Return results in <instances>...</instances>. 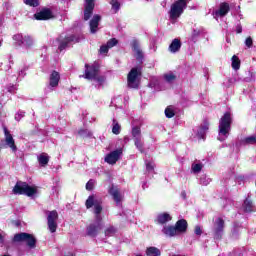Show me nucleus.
Instances as JSON below:
<instances>
[{"mask_svg": "<svg viewBox=\"0 0 256 256\" xmlns=\"http://www.w3.org/2000/svg\"><path fill=\"white\" fill-rule=\"evenodd\" d=\"M7 91L8 93H15V91H17V87L11 85L7 87Z\"/></svg>", "mask_w": 256, "mask_h": 256, "instance_id": "nucleus-48", "label": "nucleus"}, {"mask_svg": "<svg viewBox=\"0 0 256 256\" xmlns=\"http://www.w3.org/2000/svg\"><path fill=\"white\" fill-rule=\"evenodd\" d=\"M243 209L246 213H253V211H255L253 202H251V200H249V199H246L243 204Z\"/></svg>", "mask_w": 256, "mask_h": 256, "instance_id": "nucleus-28", "label": "nucleus"}, {"mask_svg": "<svg viewBox=\"0 0 256 256\" xmlns=\"http://www.w3.org/2000/svg\"><path fill=\"white\" fill-rule=\"evenodd\" d=\"M13 192L19 195H27V197H33L37 193V187L29 186L25 182H17Z\"/></svg>", "mask_w": 256, "mask_h": 256, "instance_id": "nucleus-7", "label": "nucleus"}, {"mask_svg": "<svg viewBox=\"0 0 256 256\" xmlns=\"http://www.w3.org/2000/svg\"><path fill=\"white\" fill-rule=\"evenodd\" d=\"M132 49L136 59H138V61H141V59H143V51H141V46L139 45V41L133 40Z\"/></svg>", "mask_w": 256, "mask_h": 256, "instance_id": "nucleus-22", "label": "nucleus"}, {"mask_svg": "<svg viewBox=\"0 0 256 256\" xmlns=\"http://www.w3.org/2000/svg\"><path fill=\"white\" fill-rule=\"evenodd\" d=\"M35 19L37 21H47L49 19H53V12L51 10L45 8L41 10L40 12L34 14Z\"/></svg>", "mask_w": 256, "mask_h": 256, "instance_id": "nucleus-16", "label": "nucleus"}, {"mask_svg": "<svg viewBox=\"0 0 256 256\" xmlns=\"http://www.w3.org/2000/svg\"><path fill=\"white\" fill-rule=\"evenodd\" d=\"M75 42L77 43V39H75V36H65L61 35L57 40L56 43L58 45L59 51H63L69 45V43Z\"/></svg>", "mask_w": 256, "mask_h": 256, "instance_id": "nucleus-12", "label": "nucleus"}, {"mask_svg": "<svg viewBox=\"0 0 256 256\" xmlns=\"http://www.w3.org/2000/svg\"><path fill=\"white\" fill-rule=\"evenodd\" d=\"M181 49V40L180 39H174L170 46H169V51L170 53H177Z\"/></svg>", "mask_w": 256, "mask_h": 256, "instance_id": "nucleus-26", "label": "nucleus"}, {"mask_svg": "<svg viewBox=\"0 0 256 256\" xmlns=\"http://www.w3.org/2000/svg\"><path fill=\"white\" fill-rule=\"evenodd\" d=\"M122 153H123V149H121V148L112 151L111 153L106 155V157H105L106 163H108L109 165H115V163H117V161H119V157H121Z\"/></svg>", "mask_w": 256, "mask_h": 256, "instance_id": "nucleus-13", "label": "nucleus"}, {"mask_svg": "<svg viewBox=\"0 0 256 256\" xmlns=\"http://www.w3.org/2000/svg\"><path fill=\"white\" fill-rule=\"evenodd\" d=\"M127 83L130 89H138L141 83V67H135L130 70L127 76Z\"/></svg>", "mask_w": 256, "mask_h": 256, "instance_id": "nucleus-5", "label": "nucleus"}, {"mask_svg": "<svg viewBox=\"0 0 256 256\" xmlns=\"http://www.w3.org/2000/svg\"><path fill=\"white\" fill-rule=\"evenodd\" d=\"M37 159L42 167H45V165L49 163V155L47 153H42L38 155Z\"/></svg>", "mask_w": 256, "mask_h": 256, "instance_id": "nucleus-29", "label": "nucleus"}, {"mask_svg": "<svg viewBox=\"0 0 256 256\" xmlns=\"http://www.w3.org/2000/svg\"><path fill=\"white\" fill-rule=\"evenodd\" d=\"M95 183H97L95 180H93V179L89 180L86 184L87 191H93V189L95 187Z\"/></svg>", "mask_w": 256, "mask_h": 256, "instance_id": "nucleus-43", "label": "nucleus"}, {"mask_svg": "<svg viewBox=\"0 0 256 256\" xmlns=\"http://www.w3.org/2000/svg\"><path fill=\"white\" fill-rule=\"evenodd\" d=\"M203 33V28L193 29L191 34L192 41H197V37H199Z\"/></svg>", "mask_w": 256, "mask_h": 256, "instance_id": "nucleus-35", "label": "nucleus"}, {"mask_svg": "<svg viewBox=\"0 0 256 256\" xmlns=\"http://www.w3.org/2000/svg\"><path fill=\"white\" fill-rule=\"evenodd\" d=\"M109 193L113 197V200L115 201L116 205H121V201H123V194H121L119 188L112 186L109 189Z\"/></svg>", "mask_w": 256, "mask_h": 256, "instance_id": "nucleus-18", "label": "nucleus"}, {"mask_svg": "<svg viewBox=\"0 0 256 256\" xmlns=\"http://www.w3.org/2000/svg\"><path fill=\"white\" fill-rule=\"evenodd\" d=\"M115 233H117V229H115L113 226H110L105 230L106 237H113Z\"/></svg>", "mask_w": 256, "mask_h": 256, "instance_id": "nucleus-38", "label": "nucleus"}, {"mask_svg": "<svg viewBox=\"0 0 256 256\" xmlns=\"http://www.w3.org/2000/svg\"><path fill=\"white\" fill-rule=\"evenodd\" d=\"M84 20L89 21L91 15H93V9H95V0H85Z\"/></svg>", "mask_w": 256, "mask_h": 256, "instance_id": "nucleus-14", "label": "nucleus"}, {"mask_svg": "<svg viewBox=\"0 0 256 256\" xmlns=\"http://www.w3.org/2000/svg\"><path fill=\"white\" fill-rule=\"evenodd\" d=\"M0 47H1V41H0Z\"/></svg>", "mask_w": 256, "mask_h": 256, "instance_id": "nucleus-54", "label": "nucleus"}, {"mask_svg": "<svg viewBox=\"0 0 256 256\" xmlns=\"http://www.w3.org/2000/svg\"><path fill=\"white\" fill-rule=\"evenodd\" d=\"M23 117H25V112L24 111H18L16 114H15V120L16 121H20L23 119Z\"/></svg>", "mask_w": 256, "mask_h": 256, "instance_id": "nucleus-45", "label": "nucleus"}, {"mask_svg": "<svg viewBox=\"0 0 256 256\" xmlns=\"http://www.w3.org/2000/svg\"><path fill=\"white\" fill-rule=\"evenodd\" d=\"M164 79L167 83H173L177 79V76L173 72H168L164 74Z\"/></svg>", "mask_w": 256, "mask_h": 256, "instance_id": "nucleus-36", "label": "nucleus"}, {"mask_svg": "<svg viewBox=\"0 0 256 256\" xmlns=\"http://www.w3.org/2000/svg\"><path fill=\"white\" fill-rule=\"evenodd\" d=\"M146 171L148 173H155V162H146Z\"/></svg>", "mask_w": 256, "mask_h": 256, "instance_id": "nucleus-40", "label": "nucleus"}, {"mask_svg": "<svg viewBox=\"0 0 256 256\" xmlns=\"http://www.w3.org/2000/svg\"><path fill=\"white\" fill-rule=\"evenodd\" d=\"M255 143L256 135L247 136L241 140L242 145H255Z\"/></svg>", "mask_w": 256, "mask_h": 256, "instance_id": "nucleus-30", "label": "nucleus"}, {"mask_svg": "<svg viewBox=\"0 0 256 256\" xmlns=\"http://www.w3.org/2000/svg\"><path fill=\"white\" fill-rule=\"evenodd\" d=\"M23 4L28 7H39V0H23Z\"/></svg>", "mask_w": 256, "mask_h": 256, "instance_id": "nucleus-37", "label": "nucleus"}, {"mask_svg": "<svg viewBox=\"0 0 256 256\" xmlns=\"http://www.w3.org/2000/svg\"><path fill=\"white\" fill-rule=\"evenodd\" d=\"M191 169L192 173H201V170L203 169V164L201 162H194Z\"/></svg>", "mask_w": 256, "mask_h": 256, "instance_id": "nucleus-34", "label": "nucleus"}, {"mask_svg": "<svg viewBox=\"0 0 256 256\" xmlns=\"http://www.w3.org/2000/svg\"><path fill=\"white\" fill-rule=\"evenodd\" d=\"M245 45L246 47H251L253 45V39L251 37L246 38Z\"/></svg>", "mask_w": 256, "mask_h": 256, "instance_id": "nucleus-47", "label": "nucleus"}, {"mask_svg": "<svg viewBox=\"0 0 256 256\" xmlns=\"http://www.w3.org/2000/svg\"><path fill=\"white\" fill-rule=\"evenodd\" d=\"M108 51H109V48H108L107 45H102V46L100 47V53H101L102 55H105V53H107Z\"/></svg>", "mask_w": 256, "mask_h": 256, "instance_id": "nucleus-46", "label": "nucleus"}, {"mask_svg": "<svg viewBox=\"0 0 256 256\" xmlns=\"http://www.w3.org/2000/svg\"><path fill=\"white\" fill-rule=\"evenodd\" d=\"M231 123H233V115L231 112L224 113L219 121L218 141H225V139L229 137V133L231 132Z\"/></svg>", "mask_w": 256, "mask_h": 256, "instance_id": "nucleus-2", "label": "nucleus"}, {"mask_svg": "<svg viewBox=\"0 0 256 256\" xmlns=\"http://www.w3.org/2000/svg\"><path fill=\"white\" fill-rule=\"evenodd\" d=\"M241 67V60H239V57H237L236 55H234L232 57V68L235 70V71H238V69H240Z\"/></svg>", "mask_w": 256, "mask_h": 256, "instance_id": "nucleus-31", "label": "nucleus"}, {"mask_svg": "<svg viewBox=\"0 0 256 256\" xmlns=\"http://www.w3.org/2000/svg\"><path fill=\"white\" fill-rule=\"evenodd\" d=\"M145 253L147 256H161V250L155 246L146 248Z\"/></svg>", "mask_w": 256, "mask_h": 256, "instance_id": "nucleus-27", "label": "nucleus"}, {"mask_svg": "<svg viewBox=\"0 0 256 256\" xmlns=\"http://www.w3.org/2000/svg\"><path fill=\"white\" fill-rule=\"evenodd\" d=\"M5 143L7 147H9L13 153L17 151V146L15 145V140L13 139V136L5 130Z\"/></svg>", "mask_w": 256, "mask_h": 256, "instance_id": "nucleus-19", "label": "nucleus"}, {"mask_svg": "<svg viewBox=\"0 0 256 256\" xmlns=\"http://www.w3.org/2000/svg\"><path fill=\"white\" fill-rule=\"evenodd\" d=\"M112 133L114 135H119V133H121V125H119V122L116 120H113L112 123Z\"/></svg>", "mask_w": 256, "mask_h": 256, "instance_id": "nucleus-32", "label": "nucleus"}, {"mask_svg": "<svg viewBox=\"0 0 256 256\" xmlns=\"http://www.w3.org/2000/svg\"><path fill=\"white\" fill-rule=\"evenodd\" d=\"M225 233V221L222 218H216L213 226L214 239H221Z\"/></svg>", "mask_w": 256, "mask_h": 256, "instance_id": "nucleus-9", "label": "nucleus"}, {"mask_svg": "<svg viewBox=\"0 0 256 256\" xmlns=\"http://www.w3.org/2000/svg\"><path fill=\"white\" fill-rule=\"evenodd\" d=\"M13 241L14 243H26L29 249H35L37 245V239H35V236L28 233L15 234Z\"/></svg>", "mask_w": 256, "mask_h": 256, "instance_id": "nucleus-8", "label": "nucleus"}, {"mask_svg": "<svg viewBox=\"0 0 256 256\" xmlns=\"http://www.w3.org/2000/svg\"><path fill=\"white\" fill-rule=\"evenodd\" d=\"M172 219H173V217L171 216V214H169L167 212H162V213L157 214L154 221L157 225H165V224L169 223V221H171Z\"/></svg>", "mask_w": 256, "mask_h": 256, "instance_id": "nucleus-17", "label": "nucleus"}, {"mask_svg": "<svg viewBox=\"0 0 256 256\" xmlns=\"http://www.w3.org/2000/svg\"><path fill=\"white\" fill-rule=\"evenodd\" d=\"M85 74L83 75L84 79H89L94 82L95 87H101L105 83V77L99 75V68L95 65H85Z\"/></svg>", "mask_w": 256, "mask_h": 256, "instance_id": "nucleus-3", "label": "nucleus"}, {"mask_svg": "<svg viewBox=\"0 0 256 256\" xmlns=\"http://www.w3.org/2000/svg\"><path fill=\"white\" fill-rule=\"evenodd\" d=\"M142 188L145 189V183L142 184Z\"/></svg>", "mask_w": 256, "mask_h": 256, "instance_id": "nucleus-53", "label": "nucleus"}, {"mask_svg": "<svg viewBox=\"0 0 256 256\" xmlns=\"http://www.w3.org/2000/svg\"><path fill=\"white\" fill-rule=\"evenodd\" d=\"M175 227L178 235L185 233V231H187V220L185 219L178 220L175 224Z\"/></svg>", "mask_w": 256, "mask_h": 256, "instance_id": "nucleus-24", "label": "nucleus"}, {"mask_svg": "<svg viewBox=\"0 0 256 256\" xmlns=\"http://www.w3.org/2000/svg\"><path fill=\"white\" fill-rule=\"evenodd\" d=\"M209 129V124H204L202 127L195 130L197 139H205V134Z\"/></svg>", "mask_w": 256, "mask_h": 256, "instance_id": "nucleus-25", "label": "nucleus"}, {"mask_svg": "<svg viewBox=\"0 0 256 256\" xmlns=\"http://www.w3.org/2000/svg\"><path fill=\"white\" fill-rule=\"evenodd\" d=\"M0 25H1V20H0Z\"/></svg>", "mask_w": 256, "mask_h": 256, "instance_id": "nucleus-55", "label": "nucleus"}, {"mask_svg": "<svg viewBox=\"0 0 256 256\" xmlns=\"http://www.w3.org/2000/svg\"><path fill=\"white\" fill-rule=\"evenodd\" d=\"M78 135H80V137H91L93 134L87 129H80Z\"/></svg>", "mask_w": 256, "mask_h": 256, "instance_id": "nucleus-42", "label": "nucleus"}, {"mask_svg": "<svg viewBox=\"0 0 256 256\" xmlns=\"http://www.w3.org/2000/svg\"><path fill=\"white\" fill-rule=\"evenodd\" d=\"M195 234L196 235H201V227H199V226L195 227Z\"/></svg>", "mask_w": 256, "mask_h": 256, "instance_id": "nucleus-49", "label": "nucleus"}, {"mask_svg": "<svg viewBox=\"0 0 256 256\" xmlns=\"http://www.w3.org/2000/svg\"><path fill=\"white\" fill-rule=\"evenodd\" d=\"M250 75H251L250 81H253V79H255V73L250 72Z\"/></svg>", "mask_w": 256, "mask_h": 256, "instance_id": "nucleus-51", "label": "nucleus"}, {"mask_svg": "<svg viewBox=\"0 0 256 256\" xmlns=\"http://www.w3.org/2000/svg\"><path fill=\"white\" fill-rule=\"evenodd\" d=\"M229 11V4L226 2L221 3L219 9L213 12V17L214 19H219V17H225V15L229 13Z\"/></svg>", "mask_w": 256, "mask_h": 256, "instance_id": "nucleus-15", "label": "nucleus"}, {"mask_svg": "<svg viewBox=\"0 0 256 256\" xmlns=\"http://www.w3.org/2000/svg\"><path fill=\"white\" fill-rule=\"evenodd\" d=\"M162 233L166 237H176V235H179L177 232V228L175 226H171V225H165L162 228Z\"/></svg>", "mask_w": 256, "mask_h": 256, "instance_id": "nucleus-21", "label": "nucleus"}, {"mask_svg": "<svg viewBox=\"0 0 256 256\" xmlns=\"http://www.w3.org/2000/svg\"><path fill=\"white\" fill-rule=\"evenodd\" d=\"M57 219H59V214L56 210L47 212L48 229L51 233L57 231Z\"/></svg>", "mask_w": 256, "mask_h": 256, "instance_id": "nucleus-10", "label": "nucleus"}, {"mask_svg": "<svg viewBox=\"0 0 256 256\" xmlns=\"http://www.w3.org/2000/svg\"><path fill=\"white\" fill-rule=\"evenodd\" d=\"M132 136L134 139V145L138 150L143 153V136H141V127L135 126L132 128Z\"/></svg>", "mask_w": 256, "mask_h": 256, "instance_id": "nucleus-11", "label": "nucleus"}, {"mask_svg": "<svg viewBox=\"0 0 256 256\" xmlns=\"http://www.w3.org/2000/svg\"><path fill=\"white\" fill-rule=\"evenodd\" d=\"M209 183H211V178L207 177V175H202L200 178V184L207 186Z\"/></svg>", "mask_w": 256, "mask_h": 256, "instance_id": "nucleus-41", "label": "nucleus"}, {"mask_svg": "<svg viewBox=\"0 0 256 256\" xmlns=\"http://www.w3.org/2000/svg\"><path fill=\"white\" fill-rule=\"evenodd\" d=\"M86 209H93V213L95 215V223L90 224L87 227V235H89V237H97V234L103 227L101 224V221L103 220L101 217V211H103V200L95 194L90 195L86 200Z\"/></svg>", "mask_w": 256, "mask_h": 256, "instance_id": "nucleus-1", "label": "nucleus"}, {"mask_svg": "<svg viewBox=\"0 0 256 256\" xmlns=\"http://www.w3.org/2000/svg\"><path fill=\"white\" fill-rule=\"evenodd\" d=\"M175 108L173 106H168L166 109H165V115L168 119H171L173 117H175Z\"/></svg>", "mask_w": 256, "mask_h": 256, "instance_id": "nucleus-33", "label": "nucleus"}, {"mask_svg": "<svg viewBox=\"0 0 256 256\" xmlns=\"http://www.w3.org/2000/svg\"><path fill=\"white\" fill-rule=\"evenodd\" d=\"M61 80V75L57 71H53L50 74L49 78V87L55 88L59 85V81Z\"/></svg>", "mask_w": 256, "mask_h": 256, "instance_id": "nucleus-20", "label": "nucleus"}, {"mask_svg": "<svg viewBox=\"0 0 256 256\" xmlns=\"http://www.w3.org/2000/svg\"><path fill=\"white\" fill-rule=\"evenodd\" d=\"M187 3L189 0H176L170 7L169 10V19L170 21H177L179 17L183 15L187 9Z\"/></svg>", "mask_w": 256, "mask_h": 256, "instance_id": "nucleus-4", "label": "nucleus"}, {"mask_svg": "<svg viewBox=\"0 0 256 256\" xmlns=\"http://www.w3.org/2000/svg\"><path fill=\"white\" fill-rule=\"evenodd\" d=\"M111 5H112V10L114 13H117V11H119V9H121V3H119V1H117V0H112Z\"/></svg>", "mask_w": 256, "mask_h": 256, "instance_id": "nucleus-39", "label": "nucleus"}, {"mask_svg": "<svg viewBox=\"0 0 256 256\" xmlns=\"http://www.w3.org/2000/svg\"><path fill=\"white\" fill-rule=\"evenodd\" d=\"M0 243H3V236L0 234Z\"/></svg>", "mask_w": 256, "mask_h": 256, "instance_id": "nucleus-52", "label": "nucleus"}, {"mask_svg": "<svg viewBox=\"0 0 256 256\" xmlns=\"http://www.w3.org/2000/svg\"><path fill=\"white\" fill-rule=\"evenodd\" d=\"M243 29L241 28V26H237L236 28V33H242Z\"/></svg>", "mask_w": 256, "mask_h": 256, "instance_id": "nucleus-50", "label": "nucleus"}, {"mask_svg": "<svg viewBox=\"0 0 256 256\" xmlns=\"http://www.w3.org/2000/svg\"><path fill=\"white\" fill-rule=\"evenodd\" d=\"M101 21V16L94 15L93 18L90 21V32L91 33H97L99 29V22Z\"/></svg>", "mask_w": 256, "mask_h": 256, "instance_id": "nucleus-23", "label": "nucleus"}, {"mask_svg": "<svg viewBox=\"0 0 256 256\" xmlns=\"http://www.w3.org/2000/svg\"><path fill=\"white\" fill-rule=\"evenodd\" d=\"M12 39L19 47H24L25 49H31L35 45V39L28 34L18 33L13 35Z\"/></svg>", "mask_w": 256, "mask_h": 256, "instance_id": "nucleus-6", "label": "nucleus"}, {"mask_svg": "<svg viewBox=\"0 0 256 256\" xmlns=\"http://www.w3.org/2000/svg\"><path fill=\"white\" fill-rule=\"evenodd\" d=\"M118 41L117 39L113 38L107 42L108 49H112V47H115L117 45Z\"/></svg>", "mask_w": 256, "mask_h": 256, "instance_id": "nucleus-44", "label": "nucleus"}]
</instances>
